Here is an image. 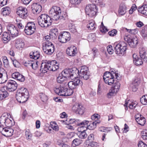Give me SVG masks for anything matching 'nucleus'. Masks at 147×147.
<instances>
[{
    "label": "nucleus",
    "instance_id": "32",
    "mask_svg": "<svg viewBox=\"0 0 147 147\" xmlns=\"http://www.w3.org/2000/svg\"><path fill=\"white\" fill-rule=\"evenodd\" d=\"M40 56L39 52L37 51H32L30 54V57L35 60L38 59Z\"/></svg>",
    "mask_w": 147,
    "mask_h": 147
},
{
    "label": "nucleus",
    "instance_id": "52",
    "mask_svg": "<svg viewBox=\"0 0 147 147\" xmlns=\"http://www.w3.org/2000/svg\"><path fill=\"white\" fill-rule=\"evenodd\" d=\"M32 61L31 60H28L26 61H24L23 62L24 65L26 67H31V65H32Z\"/></svg>",
    "mask_w": 147,
    "mask_h": 147
},
{
    "label": "nucleus",
    "instance_id": "63",
    "mask_svg": "<svg viewBox=\"0 0 147 147\" xmlns=\"http://www.w3.org/2000/svg\"><path fill=\"white\" fill-rule=\"evenodd\" d=\"M91 119L92 120H95L96 119H98V115L97 114H95L92 115L91 117Z\"/></svg>",
    "mask_w": 147,
    "mask_h": 147
},
{
    "label": "nucleus",
    "instance_id": "58",
    "mask_svg": "<svg viewBox=\"0 0 147 147\" xmlns=\"http://www.w3.org/2000/svg\"><path fill=\"white\" fill-rule=\"evenodd\" d=\"M147 145L142 141H140L138 144V147H146Z\"/></svg>",
    "mask_w": 147,
    "mask_h": 147
},
{
    "label": "nucleus",
    "instance_id": "13",
    "mask_svg": "<svg viewBox=\"0 0 147 147\" xmlns=\"http://www.w3.org/2000/svg\"><path fill=\"white\" fill-rule=\"evenodd\" d=\"M71 79L73 80L65 84L66 85H68L69 88L73 90L76 88L78 86L80 85L81 86L83 85L82 82L81 81L78 77Z\"/></svg>",
    "mask_w": 147,
    "mask_h": 147
},
{
    "label": "nucleus",
    "instance_id": "1",
    "mask_svg": "<svg viewBox=\"0 0 147 147\" xmlns=\"http://www.w3.org/2000/svg\"><path fill=\"white\" fill-rule=\"evenodd\" d=\"M78 71L75 68L65 69L63 71L61 74L57 78V81L59 83H64V85H66L65 83H66L65 81L66 78L73 79L76 77V73L78 72Z\"/></svg>",
    "mask_w": 147,
    "mask_h": 147
},
{
    "label": "nucleus",
    "instance_id": "17",
    "mask_svg": "<svg viewBox=\"0 0 147 147\" xmlns=\"http://www.w3.org/2000/svg\"><path fill=\"white\" fill-rule=\"evenodd\" d=\"M124 40L128 43L129 46L132 48L136 47L138 42V39L136 36L134 37L132 39H130L127 36H126L124 38Z\"/></svg>",
    "mask_w": 147,
    "mask_h": 147
},
{
    "label": "nucleus",
    "instance_id": "47",
    "mask_svg": "<svg viewBox=\"0 0 147 147\" xmlns=\"http://www.w3.org/2000/svg\"><path fill=\"white\" fill-rule=\"evenodd\" d=\"M133 62L136 65H140L142 64L143 61L142 59L138 58L135 61H134Z\"/></svg>",
    "mask_w": 147,
    "mask_h": 147
},
{
    "label": "nucleus",
    "instance_id": "46",
    "mask_svg": "<svg viewBox=\"0 0 147 147\" xmlns=\"http://www.w3.org/2000/svg\"><path fill=\"white\" fill-rule=\"evenodd\" d=\"M141 135L143 139L147 140V130L145 129L142 131Z\"/></svg>",
    "mask_w": 147,
    "mask_h": 147
},
{
    "label": "nucleus",
    "instance_id": "35",
    "mask_svg": "<svg viewBox=\"0 0 147 147\" xmlns=\"http://www.w3.org/2000/svg\"><path fill=\"white\" fill-rule=\"evenodd\" d=\"M140 81L137 79L135 80L132 82L131 86L133 92H135L137 90V87L140 84Z\"/></svg>",
    "mask_w": 147,
    "mask_h": 147
},
{
    "label": "nucleus",
    "instance_id": "41",
    "mask_svg": "<svg viewBox=\"0 0 147 147\" xmlns=\"http://www.w3.org/2000/svg\"><path fill=\"white\" fill-rule=\"evenodd\" d=\"M87 28L90 30L94 29L95 28V26H94V22L93 20L89 21V23L87 25Z\"/></svg>",
    "mask_w": 147,
    "mask_h": 147
},
{
    "label": "nucleus",
    "instance_id": "62",
    "mask_svg": "<svg viewBox=\"0 0 147 147\" xmlns=\"http://www.w3.org/2000/svg\"><path fill=\"white\" fill-rule=\"evenodd\" d=\"M142 59V60H143V61L145 62L146 63L147 62V56H146V55H143L140 56Z\"/></svg>",
    "mask_w": 147,
    "mask_h": 147
},
{
    "label": "nucleus",
    "instance_id": "3",
    "mask_svg": "<svg viewBox=\"0 0 147 147\" xmlns=\"http://www.w3.org/2000/svg\"><path fill=\"white\" fill-rule=\"evenodd\" d=\"M55 61H45L42 62L40 66V71L42 73H46L48 70L52 71H55L59 68V67Z\"/></svg>",
    "mask_w": 147,
    "mask_h": 147
},
{
    "label": "nucleus",
    "instance_id": "53",
    "mask_svg": "<svg viewBox=\"0 0 147 147\" xmlns=\"http://www.w3.org/2000/svg\"><path fill=\"white\" fill-rule=\"evenodd\" d=\"M117 33V31L115 29H113L109 32L108 34L111 36H114Z\"/></svg>",
    "mask_w": 147,
    "mask_h": 147
},
{
    "label": "nucleus",
    "instance_id": "22",
    "mask_svg": "<svg viewBox=\"0 0 147 147\" xmlns=\"http://www.w3.org/2000/svg\"><path fill=\"white\" fill-rule=\"evenodd\" d=\"M76 47L74 46L68 47L66 50L67 54L70 56H74L77 53Z\"/></svg>",
    "mask_w": 147,
    "mask_h": 147
},
{
    "label": "nucleus",
    "instance_id": "45",
    "mask_svg": "<svg viewBox=\"0 0 147 147\" xmlns=\"http://www.w3.org/2000/svg\"><path fill=\"white\" fill-rule=\"evenodd\" d=\"M141 35L144 39H147V26L144 30H142L141 32Z\"/></svg>",
    "mask_w": 147,
    "mask_h": 147
},
{
    "label": "nucleus",
    "instance_id": "4",
    "mask_svg": "<svg viewBox=\"0 0 147 147\" xmlns=\"http://www.w3.org/2000/svg\"><path fill=\"white\" fill-rule=\"evenodd\" d=\"M29 94L28 91L26 89L21 88L17 91L16 94V99L20 103L25 102L28 98Z\"/></svg>",
    "mask_w": 147,
    "mask_h": 147
},
{
    "label": "nucleus",
    "instance_id": "20",
    "mask_svg": "<svg viewBox=\"0 0 147 147\" xmlns=\"http://www.w3.org/2000/svg\"><path fill=\"white\" fill-rule=\"evenodd\" d=\"M72 110L77 114L82 115L84 112V108L79 104H76L72 107Z\"/></svg>",
    "mask_w": 147,
    "mask_h": 147
},
{
    "label": "nucleus",
    "instance_id": "61",
    "mask_svg": "<svg viewBox=\"0 0 147 147\" xmlns=\"http://www.w3.org/2000/svg\"><path fill=\"white\" fill-rule=\"evenodd\" d=\"M90 145L92 147H97L98 146L97 143L96 142H90Z\"/></svg>",
    "mask_w": 147,
    "mask_h": 147
},
{
    "label": "nucleus",
    "instance_id": "12",
    "mask_svg": "<svg viewBox=\"0 0 147 147\" xmlns=\"http://www.w3.org/2000/svg\"><path fill=\"white\" fill-rule=\"evenodd\" d=\"M85 10L86 14L90 17L95 16L97 11L96 6L90 4L86 6Z\"/></svg>",
    "mask_w": 147,
    "mask_h": 147
},
{
    "label": "nucleus",
    "instance_id": "8",
    "mask_svg": "<svg viewBox=\"0 0 147 147\" xmlns=\"http://www.w3.org/2000/svg\"><path fill=\"white\" fill-rule=\"evenodd\" d=\"M75 68L78 71V72L76 74V76L75 78L78 77L77 74H78L80 78L82 80H86L89 79L90 74L89 72L88 71V68L86 66L82 67L80 71L76 68Z\"/></svg>",
    "mask_w": 147,
    "mask_h": 147
},
{
    "label": "nucleus",
    "instance_id": "38",
    "mask_svg": "<svg viewBox=\"0 0 147 147\" xmlns=\"http://www.w3.org/2000/svg\"><path fill=\"white\" fill-rule=\"evenodd\" d=\"M2 38L5 42L4 43L7 42L10 40V35L7 32H4L3 34Z\"/></svg>",
    "mask_w": 147,
    "mask_h": 147
},
{
    "label": "nucleus",
    "instance_id": "59",
    "mask_svg": "<svg viewBox=\"0 0 147 147\" xmlns=\"http://www.w3.org/2000/svg\"><path fill=\"white\" fill-rule=\"evenodd\" d=\"M7 0H0V6H3L7 4Z\"/></svg>",
    "mask_w": 147,
    "mask_h": 147
},
{
    "label": "nucleus",
    "instance_id": "56",
    "mask_svg": "<svg viewBox=\"0 0 147 147\" xmlns=\"http://www.w3.org/2000/svg\"><path fill=\"white\" fill-rule=\"evenodd\" d=\"M70 3L73 4H78L80 3L81 0H69Z\"/></svg>",
    "mask_w": 147,
    "mask_h": 147
},
{
    "label": "nucleus",
    "instance_id": "37",
    "mask_svg": "<svg viewBox=\"0 0 147 147\" xmlns=\"http://www.w3.org/2000/svg\"><path fill=\"white\" fill-rule=\"evenodd\" d=\"M126 12V7L123 4L119 6V12L120 15H123Z\"/></svg>",
    "mask_w": 147,
    "mask_h": 147
},
{
    "label": "nucleus",
    "instance_id": "31",
    "mask_svg": "<svg viewBox=\"0 0 147 147\" xmlns=\"http://www.w3.org/2000/svg\"><path fill=\"white\" fill-rule=\"evenodd\" d=\"M13 131V129L10 128H6L3 131V135L6 137L11 136Z\"/></svg>",
    "mask_w": 147,
    "mask_h": 147
},
{
    "label": "nucleus",
    "instance_id": "43",
    "mask_svg": "<svg viewBox=\"0 0 147 147\" xmlns=\"http://www.w3.org/2000/svg\"><path fill=\"white\" fill-rule=\"evenodd\" d=\"M99 129L101 131L106 132L111 131V127H101L99 128Z\"/></svg>",
    "mask_w": 147,
    "mask_h": 147
},
{
    "label": "nucleus",
    "instance_id": "6",
    "mask_svg": "<svg viewBox=\"0 0 147 147\" xmlns=\"http://www.w3.org/2000/svg\"><path fill=\"white\" fill-rule=\"evenodd\" d=\"M127 44L124 42H121L116 45L115 52L119 56H123L125 53L127 49Z\"/></svg>",
    "mask_w": 147,
    "mask_h": 147
},
{
    "label": "nucleus",
    "instance_id": "9",
    "mask_svg": "<svg viewBox=\"0 0 147 147\" xmlns=\"http://www.w3.org/2000/svg\"><path fill=\"white\" fill-rule=\"evenodd\" d=\"M61 10L60 8L56 6H53L49 11V14L53 17L52 19L57 21L61 16Z\"/></svg>",
    "mask_w": 147,
    "mask_h": 147
},
{
    "label": "nucleus",
    "instance_id": "14",
    "mask_svg": "<svg viewBox=\"0 0 147 147\" xmlns=\"http://www.w3.org/2000/svg\"><path fill=\"white\" fill-rule=\"evenodd\" d=\"M36 29V26L33 22H29L27 23L25 27L24 31L27 35H30L33 34Z\"/></svg>",
    "mask_w": 147,
    "mask_h": 147
},
{
    "label": "nucleus",
    "instance_id": "36",
    "mask_svg": "<svg viewBox=\"0 0 147 147\" xmlns=\"http://www.w3.org/2000/svg\"><path fill=\"white\" fill-rule=\"evenodd\" d=\"M1 11V14L4 16L8 15L11 12L10 8L7 7L2 8Z\"/></svg>",
    "mask_w": 147,
    "mask_h": 147
},
{
    "label": "nucleus",
    "instance_id": "16",
    "mask_svg": "<svg viewBox=\"0 0 147 147\" xmlns=\"http://www.w3.org/2000/svg\"><path fill=\"white\" fill-rule=\"evenodd\" d=\"M7 29L8 33H10L12 37L18 36L19 32L18 29L13 24H9L7 26Z\"/></svg>",
    "mask_w": 147,
    "mask_h": 147
},
{
    "label": "nucleus",
    "instance_id": "40",
    "mask_svg": "<svg viewBox=\"0 0 147 147\" xmlns=\"http://www.w3.org/2000/svg\"><path fill=\"white\" fill-rule=\"evenodd\" d=\"M68 27L70 31L73 33L77 32V30L74 25L72 23H70L68 25Z\"/></svg>",
    "mask_w": 147,
    "mask_h": 147
},
{
    "label": "nucleus",
    "instance_id": "34",
    "mask_svg": "<svg viewBox=\"0 0 147 147\" xmlns=\"http://www.w3.org/2000/svg\"><path fill=\"white\" fill-rule=\"evenodd\" d=\"M99 123L100 122H97L96 121H95L94 122H93L92 123L90 124L88 126L87 124H88V123L87 124V126H86V129H88L91 130H93L96 127L97 124Z\"/></svg>",
    "mask_w": 147,
    "mask_h": 147
},
{
    "label": "nucleus",
    "instance_id": "15",
    "mask_svg": "<svg viewBox=\"0 0 147 147\" xmlns=\"http://www.w3.org/2000/svg\"><path fill=\"white\" fill-rule=\"evenodd\" d=\"M71 39L70 33L66 32H61L59 35L58 39L59 41L62 43H66Z\"/></svg>",
    "mask_w": 147,
    "mask_h": 147
},
{
    "label": "nucleus",
    "instance_id": "18",
    "mask_svg": "<svg viewBox=\"0 0 147 147\" xmlns=\"http://www.w3.org/2000/svg\"><path fill=\"white\" fill-rule=\"evenodd\" d=\"M17 84L15 81L9 80L5 87L9 91L12 92L15 91L17 89Z\"/></svg>",
    "mask_w": 147,
    "mask_h": 147
},
{
    "label": "nucleus",
    "instance_id": "50",
    "mask_svg": "<svg viewBox=\"0 0 147 147\" xmlns=\"http://www.w3.org/2000/svg\"><path fill=\"white\" fill-rule=\"evenodd\" d=\"M81 142V140L80 139L76 138L73 140L72 143L73 144H74L75 145L78 146L80 144Z\"/></svg>",
    "mask_w": 147,
    "mask_h": 147
},
{
    "label": "nucleus",
    "instance_id": "60",
    "mask_svg": "<svg viewBox=\"0 0 147 147\" xmlns=\"http://www.w3.org/2000/svg\"><path fill=\"white\" fill-rule=\"evenodd\" d=\"M44 41L43 42H51L50 40V37L49 35L45 36L44 38Z\"/></svg>",
    "mask_w": 147,
    "mask_h": 147
},
{
    "label": "nucleus",
    "instance_id": "33",
    "mask_svg": "<svg viewBox=\"0 0 147 147\" xmlns=\"http://www.w3.org/2000/svg\"><path fill=\"white\" fill-rule=\"evenodd\" d=\"M138 11L141 13L145 16H147V5H146L139 7Z\"/></svg>",
    "mask_w": 147,
    "mask_h": 147
},
{
    "label": "nucleus",
    "instance_id": "51",
    "mask_svg": "<svg viewBox=\"0 0 147 147\" xmlns=\"http://www.w3.org/2000/svg\"><path fill=\"white\" fill-rule=\"evenodd\" d=\"M126 29L127 31L132 34H136L138 32V30L137 29H128L126 28Z\"/></svg>",
    "mask_w": 147,
    "mask_h": 147
},
{
    "label": "nucleus",
    "instance_id": "29",
    "mask_svg": "<svg viewBox=\"0 0 147 147\" xmlns=\"http://www.w3.org/2000/svg\"><path fill=\"white\" fill-rule=\"evenodd\" d=\"M114 73H116V72H115L113 71H111V73L107 71L105 72L103 76V79L104 82L105 81H107L108 79L110 77H112L114 75H115Z\"/></svg>",
    "mask_w": 147,
    "mask_h": 147
},
{
    "label": "nucleus",
    "instance_id": "5",
    "mask_svg": "<svg viewBox=\"0 0 147 147\" xmlns=\"http://www.w3.org/2000/svg\"><path fill=\"white\" fill-rule=\"evenodd\" d=\"M52 22V18L45 14H41L38 18V23L42 27H47L50 26Z\"/></svg>",
    "mask_w": 147,
    "mask_h": 147
},
{
    "label": "nucleus",
    "instance_id": "21",
    "mask_svg": "<svg viewBox=\"0 0 147 147\" xmlns=\"http://www.w3.org/2000/svg\"><path fill=\"white\" fill-rule=\"evenodd\" d=\"M27 10L26 8L20 7L16 11L17 14L21 18L25 19L28 16Z\"/></svg>",
    "mask_w": 147,
    "mask_h": 147
},
{
    "label": "nucleus",
    "instance_id": "7",
    "mask_svg": "<svg viewBox=\"0 0 147 147\" xmlns=\"http://www.w3.org/2000/svg\"><path fill=\"white\" fill-rule=\"evenodd\" d=\"M73 89L65 88L64 86L61 85L58 88L55 89V92L59 95L61 96H67L71 95L73 93Z\"/></svg>",
    "mask_w": 147,
    "mask_h": 147
},
{
    "label": "nucleus",
    "instance_id": "39",
    "mask_svg": "<svg viewBox=\"0 0 147 147\" xmlns=\"http://www.w3.org/2000/svg\"><path fill=\"white\" fill-rule=\"evenodd\" d=\"M2 58L4 67L7 68H8L9 67V64L7 58L6 56H3Z\"/></svg>",
    "mask_w": 147,
    "mask_h": 147
},
{
    "label": "nucleus",
    "instance_id": "10",
    "mask_svg": "<svg viewBox=\"0 0 147 147\" xmlns=\"http://www.w3.org/2000/svg\"><path fill=\"white\" fill-rule=\"evenodd\" d=\"M42 47L43 51L45 54L51 55L54 52L55 47L51 42H43Z\"/></svg>",
    "mask_w": 147,
    "mask_h": 147
},
{
    "label": "nucleus",
    "instance_id": "57",
    "mask_svg": "<svg viewBox=\"0 0 147 147\" xmlns=\"http://www.w3.org/2000/svg\"><path fill=\"white\" fill-rule=\"evenodd\" d=\"M107 51L110 54H112L113 52V50L112 49V46L109 45L107 47Z\"/></svg>",
    "mask_w": 147,
    "mask_h": 147
},
{
    "label": "nucleus",
    "instance_id": "64",
    "mask_svg": "<svg viewBox=\"0 0 147 147\" xmlns=\"http://www.w3.org/2000/svg\"><path fill=\"white\" fill-rule=\"evenodd\" d=\"M136 26L139 28L142 27L144 25L143 23L140 21L136 22Z\"/></svg>",
    "mask_w": 147,
    "mask_h": 147
},
{
    "label": "nucleus",
    "instance_id": "54",
    "mask_svg": "<svg viewBox=\"0 0 147 147\" xmlns=\"http://www.w3.org/2000/svg\"><path fill=\"white\" fill-rule=\"evenodd\" d=\"M146 54V52L145 48L144 47H142L140 49V56H142Z\"/></svg>",
    "mask_w": 147,
    "mask_h": 147
},
{
    "label": "nucleus",
    "instance_id": "27",
    "mask_svg": "<svg viewBox=\"0 0 147 147\" xmlns=\"http://www.w3.org/2000/svg\"><path fill=\"white\" fill-rule=\"evenodd\" d=\"M7 79V72L5 71L2 73L0 72V84L5 82Z\"/></svg>",
    "mask_w": 147,
    "mask_h": 147
},
{
    "label": "nucleus",
    "instance_id": "24",
    "mask_svg": "<svg viewBox=\"0 0 147 147\" xmlns=\"http://www.w3.org/2000/svg\"><path fill=\"white\" fill-rule=\"evenodd\" d=\"M135 120L138 123L141 125H144L146 122V119L142 115L138 114L135 115Z\"/></svg>",
    "mask_w": 147,
    "mask_h": 147
},
{
    "label": "nucleus",
    "instance_id": "48",
    "mask_svg": "<svg viewBox=\"0 0 147 147\" xmlns=\"http://www.w3.org/2000/svg\"><path fill=\"white\" fill-rule=\"evenodd\" d=\"M31 67L34 70H36L38 67V62L37 61L35 60L34 61H32V65Z\"/></svg>",
    "mask_w": 147,
    "mask_h": 147
},
{
    "label": "nucleus",
    "instance_id": "55",
    "mask_svg": "<svg viewBox=\"0 0 147 147\" xmlns=\"http://www.w3.org/2000/svg\"><path fill=\"white\" fill-rule=\"evenodd\" d=\"M94 136L93 134H90L88 137V140L90 142H91L94 140Z\"/></svg>",
    "mask_w": 147,
    "mask_h": 147
},
{
    "label": "nucleus",
    "instance_id": "30",
    "mask_svg": "<svg viewBox=\"0 0 147 147\" xmlns=\"http://www.w3.org/2000/svg\"><path fill=\"white\" fill-rule=\"evenodd\" d=\"M4 87H3L0 90V97L1 100L8 97L9 95L8 92L4 90Z\"/></svg>",
    "mask_w": 147,
    "mask_h": 147
},
{
    "label": "nucleus",
    "instance_id": "25",
    "mask_svg": "<svg viewBox=\"0 0 147 147\" xmlns=\"http://www.w3.org/2000/svg\"><path fill=\"white\" fill-rule=\"evenodd\" d=\"M11 76L13 78L16 79L20 82H23L25 80L24 76L18 72H15L13 73Z\"/></svg>",
    "mask_w": 147,
    "mask_h": 147
},
{
    "label": "nucleus",
    "instance_id": "42",
    "mask_svg": "<svg viewBox=\"0 0 147 147\" xmlns=\"http://www.w3.org/2000/svg\"><path fill=\"white\" fill-rule=\"evenodd\" d=\"M141 102L143 105H147V95L142 96L140 98Z\"/></svg>",
    "mask_w": 147,
    "mask_h": 147
},
{
    "label": "nucleus",
    "instance_id": "23",
    "mask_svg": "<svg viewBox=\"0 0 147 147\" xmlns=\"http://www.w3.org/2000/svg\"><path fill=\"white\" fill-rule=\"evenodd\" d=\"M32 11L34 14L39 13L42 10L41 5L37 3H34L32 5Z\"/></svg>",
    "mask_w": 147,
    "mask_h": 147
},
{
    "label": "nucleus",
    "instance_id": "2",
    "mask_svg": "<svg viewBox=\"0 0 147 147\" xmlns=\"http://www.w3.org/2000/svg\"><path fill=\"white\" fill-rule=\"evenodd\" d=\"M79 121L80 120L74 119H70L69 120V122L70 123H75L77 125L79 126L78 129V131L81 133L79 136V137L82 139H84L87 136V135L86 132V126H87V124L89 123V121H88L84 120L82 122L80 123Z\"/></svg>",
    "mask_w": 147,
    "mask_h": 147
},
{
    "label": "nucleus",
    "instance_id": "49",
    "mask_svg": "<svg viewBox=\"0 0 147 147\" xmlns=\"http://www.w3.org/2000/svg\"><path fill=\"white\" fill-rule=\"evenodd\" d=\"M40 96L41 100L43 102H45L48 100V98L47 96L43 93L40 94Z\"/></svg>",
    "mask_w": 147,
    "mask_h": 147
},
{
    "label": "nucleus",
    "instance_id": "19",
    "mask_svg": "<svg viewBox=\"0 0 147 147\" xmlns=\"http://www.w3.org/2000/svg\"><path fill=\"white\" fill-rule=\"evenodd\" d=\"M115 75L116 82L113 84L111 89L115 93H117L119 90L120 88V84L119 82V81L120 80V77L118 76V73H114Z\"/></svg>",
    "mask_w": 147,
    "mask_h": 147
},
{
    "label": "nucleus",
    "instance_id": "11",
    "mask_svg": "<svg viewBox=\"0 0 147 147\" xmlns=\"http://www.w3.org/2000/svg\"><path fill=\"white\" fill-rule=\"evenodd\" d=\"M8 114H3L0 118V123L3 125L11 127L13 125L12 120L8 118Z\"/></svg>",
    "mask_w": 147,
    "mask_h": 147
},
{
    "label": "nucleus",
    "instance_id": "44",
    "mask_svg": "<svg viewBox=\"0 0 147 147\" xmlns=\"http://www.w3.org/2000/svg\"><path fill=\"white\" fill-rule=\"evenodd\" d=\"M115 75H114L113 76L111 77H110L108 79V80L107 81H105V83L108 84L109 85H111L112 84H113L114 82V76Z\"/></svg>",
    "mask_w": 147,
    "mask_h": 147
},
{
    "label": "nucleus",
    "instance_id": "28",
    "mask_svg": "<svg viewBox=\"0 0 147 147\" xmlns=\"http://www.w3.org/2000/svg\"><path fill=\"white\" fill-rule=\"evenodd\" d=\"M129 105V108L131 109H135L137 104L134 103L130 101L129 100H128V102L125 101V103L124 105V106L125 107V109L126 110H127L128 109L127 106Z\"/></svg>",
    "mask_w": 147,
    "mask_h": 147
},
{
    "label": "nucleus",
    "instance_id": "26",
    "mask_svg": "<svg viewBox=\"0 0 147 147\" xmlns=\"http://www.w3.org/2000/svg\"><path fill=\"white\" fill-rule=\"evenodd\" d=\"M24 45V42L22 39H18L16 40L15 46L17 49H20V48H22Z\"/></svg>",
    "mask_w": 147,
    "mask_h": 147
}]
</instances>
